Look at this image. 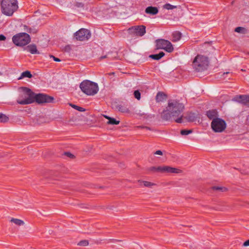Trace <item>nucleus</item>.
Masks as SVG:
<instances>
[{"label":"nucleus","instance_id":"nucleus-7","mask_svg":"<svg viewBox=\"0 0 249 249\" xmlns=\"http://www.w3.org/2000/svg\"><path fill=\"white\" fill-rule=\"evenodd\" d=\"M12 41L16 45L22 46L30 42V37L26 33H19L13 36Z\"/></svg>","mask_w":249,"mask_h":249},{"label":"nucleus","instance_id":"nucleus-26","mask_svg":"<svg viewBox=\"0 0 249 249\" xmlns=\"http://www.w3.org/2000/svg\"><path fill=\"white\" fill-rule=\"evenodd\" d=\"M213 189L214 190H217L221 192H225L227 190V188L223 186H214Z\"/></svg>","mask_w":249,"mask_h":249},{"label":"nucleus","instance_id":"nucleus-37","mask_svg":"<svg viewBox=\"0 0 249 249\" xmlns=\"http://www.w3.org/2000/svg\"><path fill=\"white\" fill-rule=\"evenodd\" d=\"M66 155L71 158H72L74 157L73 155L70 153H66Z\"/></svg>","mask_w":249,"mask_h":249},{"label":"nucleus","instance_id":"nucleus-15","mask_svg":"<svg viewBox=\"0 0 249 249\" xmlns=\"http://www.w3.org/2000/svg\"><path fill=\"white\" fill-rule=\"evenodd\" d=\"M10 222L15 225L18 227H23L25 225V222L23 220L15 218H12Z\"/></svg>","mask_w":249,"mask_h":249},{"label":"nucleus","instance_id":"nucleus-3","mask_svg":"<svg viewBox=\"0 0 249 249\" xmlns=\"http://www.w3.org/2000/svg\"><path fill=\"white\" fill-rule=\"evenodd\" d=\"M18 8L17 0H1V12L6 16H12Z\"/></svg>","mask_w":249,"mask_h":249},{"label":"nucleus","instance_id":"nucleus-33","mask_svg":"<svg viewBox=\"0 0 249 249\" xmlns=\"http://www.w3.org/2000/svg\"><path fill=\"white\" fill-rule=\"evenodd\" d=\"M155 155H162V152L160 150H158L155 152Z\"/></svg>","mask_w":249,"mask_h":249},{"label":"nucleus","instance_id":"nucleus-13","mask_svg":"<svg viewBox=\"0 0 249 249\" xmlns=\"http://www.w3.org/2000/svg\"><path fill=\"white\" fill-rule=\"evenodd\" d=\"M235 100L242 104L249 106V95H239L235 98Z\"/></svg>","mask_w":249,"mask_h":249},{"label":"nucleus","instance_id":"nucleus-24","mask_svg":"<svg viewBox=\"0 0 249 249\" xmlns=\"http://www.w3.org/2000/svg\"><path fill=\"white\" fill-rule=\"evenodd\" d=\"M235 31L238 33L241 34H246L247 32V30L245 28L241 27H238L235 28Z\"/></svg>","mask_w":249,"mask_h":249},{"label":"nucleus","instance_id":"nucleus-9","mask_svg":"<svg viewBox=\"0 0 249 249\" xmlns=\"http://www.w3.org/2000/svg\"><path fill=\"white\" fill-rule=\"evenodd\" d=\"M75 38L81 41L88 40L90 37V32L86 29H81L75 34Z\"/></svg>","mask_w":249,"mask_h":249},{"label":"nucleus","instance_id":"nucleus-36","mask_svg":"<svg viewBox=\"0 0 249 249\" xmlns=\"http://www.w3.org/2000/svg\"><path fill=\"white\" fill-rule=\"evenodd\" d=\"M51 57L53 58V60L55 61H56V62H59L60 61V59L57 58H56L54 56H53L52 55L51 56Z\"/></svg>","mask_w":249,"mask_h":249},{"label":"nucleus","instance_id":"nucleus-22","mask_svg":"<svg viewBox=\"0 0 249 249\" xmlns=\"http://www.w3.org/2000/svg\"><path fill=\"white\" fill-rule=\"evenodd\" d=\"M163 8L169 10H173L175 8H177V6L176 5H173L172 4H170L169 3H166L164 4L163 6Z\"/></svg>","mask_w":249,"mask_h":249},{"label":"nucleus","instance_id":"nucleus-29","mask_svg":"<svg viewBox=\"0 0 249 249\" xmlns=\"http://www.w3.org/2000/svg\"><path fill=\"white\" fill-rule=\"evenodd\" d=\"M89 244L88 241L87 240H84L80 242L78 245L82 246H86Z\"/></svg>","mask_w":249,"mask_h":249},{"label":"nucleus","instance_id":"nucleus-16","mask_svg":"<svg viewBox=\"0 0 249 249\" xmlns=\"http://www.w3.org/2000/svg\"><path fill=\"white\" fill-rule=\"evenodd\" d=\"M158 9L156 7L149 6L145 9V12L147 14L154 15L158 13Z\"/></svg>","mask_w":249,"mask_h":249},{"label":"nucleus","instance_id":"nucleus-35","mask_svg":"<svg viewBox=\"0 0 249 249\" xmlns=\"http://www.w3.org/2000/svg\"><path fill=\"white\" fill-rule=\"evenodd\" d=\"M158 168V167H152L150 168V170L159 172V170L157 169Z\"/></svg>","mask_w":249,"mask_h":249},{"label":"nucleus","instance_id":"nucleus-40","mask_svg":"<svg viewBox=\"0 0 249 249\" xmlns=\"http://www.w3.org/2000/svg\"><path fill=\"white\" fill-rule=\"evenodd\" d=\"M0 5H1V0H0Z\"/></svg>","mask_w":249,"mask_h":249},{"label":"nucleus","instance_id":"nucleus-20","mask_svg":"<svg viewBox=\"0 0 249 249\" xmlns=\"http://www.w3.org/2000/svg\"><path fill=\"white\" fill-rule=\"evenodd\" d=\"M69 106H71V107H72L73 108L80 111V112H83V111H85L86 110V109L85 108H84L83 107H79V106H78L76 105H74V104H72L71 103H69Z\"/></svg>","mask_w":249,"mask_h":249},{"label":"nucleus","instance_id":"nucleus-1","mask_svg":"<svg viewBox=\"0 0 249 249\" xmlns=\"http://www.w3.org/2000/svg\"><path fill=\"white\" fill-rule=\"evenodd\" d=\"M184 106L176 100L169 101L167 106L164 108L162 113V117L165 120L174 119L178 123L182 122L181 113L183 110Z\"/></svg>","mask_w":249,"mask_h":249},{"label":"nucleus","instance_id":"nucleus-25","mask_svg":"<svg viewBox=\"0 0 249 249\" xmlns=\"http://www.w3.org/2000/svg\"><path fill=\"white\" fill-rule=\"evenodd\" d=\"M9 120V117L6 115L0 113V122H7Z\"/></svg>","mask_w":249,"mask_h":249},{"label":"nucleus","instance_id":"nucleus-6","mask_svg":"<svg viewBox=\"0 0 249 249\" xmlns=\"http://www.w3.org/2000/svg\"><path fill=\"white\" fill-rule=\"evenodd\" d=\"M208 58L203 54L197 55L193 61V67L198 71L205 69L208 65Z\"/></svg>","mask_w":249,"mask_h":249},{"label":"nucleus","instance_id":"nucleus-31","mask_svg":"<svg viewBox=\"0 0 249 249\" xmlns=\"http://www.w3.org/2000/svg\"><path fill=\"white\" fill-rule=\"evenodd\" d=\"M191 132L190 130H183L181 131V134L183 135H187Z\"/></svg>","mask_w":249,"mask_h":249},{"label":"nucleus","instance_id":"nucleus-11","mask_svg":"<svg viewBox=\"0 0 249 249\" xmlns=\"http://www.w3.org/2000/svg\"><path fill=\"white\" fill-rule=\"evenodd\" d=\"M157 169L159 170V172L162 173L178 174L181 172V171L178 168L166 165L158 166Z\"/></svg>","mask_w":249,"mask_h":249},{"label":"nucleus","instance_id":"nucleus-28","mask_svg":"<svg viewBox=\"0 0 249 249\" xmlns=\"http://www.w3.org/2000/svg\"><path fill=\"white\" fill-rule=\"evenodd\" d=\"M22 76L30 78L32 76V74L30 73V72L27 71L22 73Z\"/></svg>","mask_w":249,"mask_h":249},{"label":"nucleus","instance_id":"nucleus-32","mask_svg":"<svg viewBox=\"0 0 249 249\" xmlns=\"http://www.w3.org/2000/svg\"><path fill=\"white\" fill-rule=\"evenodd\" d=\"M119 110L121 112H123V113H126V112H128V108H127L126 107H120Z\"/></svg>","mask_w":249,"mask_h":249},{"label":"nucleus","instance_id":"nucleus-10","mask_svg":"<svg viewBox=\"0 0 249 249\" xmlns=\"http://www.w3.org/2000/svg\"><path fill=\"white\" fill-rule=\"evenodd\" d=\"M53 98L43 94H36L34 93V101L38 103H51Z\"/></svg>","mask_w":249,"mask_h":249},{"label":"nucleus","instance_id":"nucleus-17","mask_svg":"<svg viewBox=\"0 0 249 249\" xmlns=\"http://www.w3.org/2000/svg\"><path fill=\"white\" fill-rule=\"evenodd\" d=\"M103 116L108 120V121L107 123L108 124L117 125L120 123L119 120H117L113 118L110 117L105 115H104Z\"/></svg>","mask_w":249,"mask_h":249},{"label":"nucleus","instance_id":"nucleus-8","mask_svg":"<svg viewBox=\"0 0 249 249\" xmlns=\"http://www.w3.org/2000/svg\"><path fill=\"white\" fill-rule=\"evenodd\" d=\"M157 49H163L168 53H171L174 50V47L171 43L164 39H158L156 41Z\"/></svg>","mask_w":249,"mask_h":249},{"label":"nucleus","instance_id":"nucleus-2","mask_svg":"<svg viewBox=\"0 0 249 249\" xmlns=\"http://www.w3.org/2000/svg\"><path fill=\"white\" fill-rule=\"evenodd\" d=\"M19 94L17 102L20 105H27L34 102V93L26 88H21L19 89Z\"/></svg>","mask_w":249,"mask_h":249},{"label":"nucleus","instance_id":"nucleus-12","mask_svg":"<svg viewBox=\"0 0 249 249\" xmlns=\"http://www.w3.org/2000/svg\"><path fill=\"white\" fill-rule=\"evenodd\" d=\"M129 31L138 36H142L145 33V27L143 25L136 26L130 28Z\"/></svg>","mask_w":249,"mask_h":249},{"label":"nucleus","instance_id":"nucleus-23","mask_svg":"<svg viewBox=\"0 0 249 249\" xmlns=\"http://www.w3.org/2000/svg\"><path fill=\"white\" fill-rule=\"evenodd\" d=\"M165 96L164 94L161 93H159L157 95L156 100L158 102H161L165 99Z\"/></svg>","mask_w":249,"mask_h":249},{"label":"nucleus","instance_id":"nucleus-4","mask_svg":"<svg viewBox=\"0 0 249 249\" xmlns=\"http://www.w3.org/2000/svg\"><path fill=\"white\" fill-rule=\"evenodd\" d=\"M81 90L88 95H94L99 90L98 84L89 80L83 81L80 85Z\"/></svg>","mask_w":249,"mask_h":249},{"label":"nucleus","instance_id":"nucleus-30","mask_svg":"<svg viewBox=\"0 0 249 249\" xmlns=\"http://www.w3.org/2000/svg\"><path fill=\"white\" fill-rule=\"evenodd\" d=\"M134 96L135 98L138 100L141 98V94L138 91H135L134 92Z\"/></svg>","mask_w":249,"mask_h":249},{"label":"nucleus","instance_id":"nucleus-5","mask_svg":"<svg viewBox=\"0 0 249 249\" xmlns=\"http://www.w3.org/2000/svg\"><path fill=\"white\" fill-rule=\"evenodd\" d=\"M212 130L216 133L223 132L227 127V124L224 120L218 117H215L212 119L211 123Z\"/></svg>","mask_w":249,"mask_h":249},{"label":"nucleus","instance_id":"nucleus-38","mask_svg":"<svg viewBox=\"0 0 249 249\" xmlns=\"http://www.w3.org/2000/svg\"><path fill=\"white\" fill-rule=\"evenodd\" d=\"M212 112L211 111H209L207 113V115H208V117L210 118H212Z\"/></svg>","mask_w":249,"mask_h":249},{"label":"nucleus","instance_id":"nucleus-39","mask_svg":"<svg viewBox=\"0 0 249 249\" xmlns=\"http://www.w3.org/2000/svg\"><path fill=\"white\" fill-rule=\"evenodd\" d=\"M5 39V37L2 35H0V40H4Z\"/></svg>","mask_w":249,"mask_h":249},{"label":"nucleus","instance_id":"nucleus-21","mask_svg":"<svg viewBox=\"0 0 249 249\" xmlns=\"http://www.w3.org/2000/svg\"><path fill=\"white\" fill-rule=\"evenodd\" d=\"M164 55L163 52H160L159 54L151 55L150 57L154 59L159 60L163 57Z\"/></svg>","mask_w":249,"mask_h":249},{"label":"nucleus","instance_id":"nucleus-18","mask_svg":"<svg viewBox=\"0 0 249 249\" xmlns=\"http://www.w3.org/2000/svg\"><path fill=\"white\" fill-rule=\"evenodd\" d=\"M139 183L141 186H144L145 187H151L154 185V184L152 182L139 180H138Z\"/></svg>","mask_w":249,"mask_h":249},{"label":"nucleus","instance_id":"nucleus-14","mask_svg":"<svg viewBox=\"0 0 249 249\" xmlns=\"http://www.w3.org/2000/svg\"><path fill=\"white\" fill-rule=\"evenodd\" d=\"M26 50L32 54H38L39 53L35 44H30L26 47Z\"/></svg>","mask_w":249,"mask_h":249},{"label":"nucleus","instance_id":"nucleus-27","mask_svg":"<svg viewBox=\"0 0 249 249\" xmlns=\"http://www.w3.org/2000/svg\"><path fill=\"white\" fill-rule=\"evenodd\" d=\"M195 114L194 113H191L188 117L187 120L189 121H194L195 120Z\"/></svg>","mask_w":249,"mask_h":249},{"label":"nucleus","instance_id":"nucleus-34","mask_svg":"<svg viewBox=\"0 0 249 249\" xmlns=\"http://www.w3.org/2000/svg\"><path fill=\"white\" fill-rule=\"evenodd\" d=\"M243 246L245 247L249 246V239L244 243Z\"/></svg>","mask_w":249,"mask_h":249},{"label":"nucleus","instance_id":"nucleus-19","mask_svg":"<svg viewBox=\"0 0 249 249\" xmlns=\"http://www.w3.org/2000/svg\"><path fill=\"white\" fill-rule=\"evenodd\" d=\"M181 34L179 32H175L173 34V41L174 42L178 41L181 38Z\"/></svg>","mask_w":249,"mask_h":249}]
</instances>
